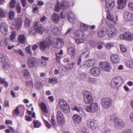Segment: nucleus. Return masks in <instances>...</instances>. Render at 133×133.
Listing matches in <instances>:
<instances>
[{"instance_id":"obj_1","label":"nucleus","mask_w":133,"mask_h":133,"mask_svg":"<svg viewBox=\"0 0 133 133\" xmlns=\"http://www.w3.org/2000/svg\"><path fill=\"white\" fill-rule=\"evenodd\" d=\"M101 103L103 108L108 109L112 106V101L110 98L103 97L101 99Z\"/></svg>"},{"instance_id":"obj_2","label":"nucleus","mask_w":133,"mask_h":133,"mask_svg":"<svg viewBox=\"0 0 133 133\" xmlns=\"http://www.w3.org/2000/svg\"><path fill=\"white\" fill-rule=\"evenodd\" d=\"M83 101L86 104H90L93 101V96L91 93L89 91L85 90L82 93Z\"/></svg>"},{"instance_id":"obj_3","label":"nucleus","mask_w":133,"mask_h":133,"mask_svg":"<svg viewBox=\"0 0 133 133\" xmlns=\"http://www.w3.org/2000/svg\"><path fill=\"white\" fill-rule=\"evenodd\" d=\"M123 83V80L121 78L115 77L111 80L110 86L112 88L116 89L121 86Z\"/></svg>"},{"instance_id":"obj_4","label":"nucleus","mask_w":133,"mask_h":133,"mask_svg":"<svg viewBox=\"0 0 133 133\" xmlns=\"http://www.w3.org/2000/svg\"><path fill=\"white\" fill-rule=\"evenodd\" d=\"M58 103L61 109L64 113H67L70 112V107L65 101L62 99H60Z\"/></svg>"},{"instance_id":"obj_5","label":"nucleus","mask_w":133,"mask_h":133,"mask_svg":"<svg viewBox=\"0 0 133 133\" xmlns=\"http://www.w3.org/2000/svg\"><path fill=\"white\" fill-rule=\"evenodd\" d=\"M68 2L66 1H62L60 2L57 1L55 4L54 8V11L58 12L62 9H64L68 6Z\"/></svg>"},{"instance_id":"obj_6","label":"nucleus","mask_w":133,"mask_h":133,"mask_svg":"<svg viewBox=\"0 0 133 133\" xmlns=\"http://www.w3.org/2000/svg\"><path fill=\"white\" fill-rule=\"evenodd\" d=\"M74 38L76 42L78 43H83L85 39L83 38V34L80 30H77L74 34Z\"/></svg>"},{"instance_id":"obj_7","label":"nucleus","mask_w":133,"mask_h":133,"mask_svg":"<svg viewBox=\"0 0 133 133\" xmlns=\"http://www.w3.org/2000/svg\"><path fill=\"white\" fill-rule=\"evenodd\" d=\"M86 106L85 110L87 112L90 113H93L97 111L99 109L98 104L97 103H93Z\"/></svg>"},{"instance_id":"obj_8","label":"nucleus","mask_w":133,"mask_h":133,"mask_svg":"<svg viewBox=\"0 0 133 133\" xmlns=\"http://www.w3.org/2000/svg\"><path fill=\"white\" fill-rule=\"evenodd\" d=\"M99 66L103 71L107 72H109L111 69L110 64L106 61H101L99 63Z\"/></svg>"},{"instance_id":"obj_9","label":"nucleus","mask_w":133,"mask_h":133,"mask_svg":"<svg viewBox=\"0 0 133 133\" xmlns=\"http://www.w3.org/2000/svg\"><path fill=\"white\" fill-rule=\"evenodd\" d=\"M87 123L88 127L92 130H95L99 127L98 122L96 120L88 119L87 121Z\"/></svg>"},{"instance_id":"obj_10","label":"nucleus","mask_w":133,"mask_h":133,"mask_svg":"<svg viewBox=\"0 0 133 133\" xmlns=\"http://www.w3.org/2000/svg\"><path fill=\"white\" fill-rule=\"evenodd\" d=\"M125 126V123L122 120L119 119H115L114 120L113 126L115 129H121Z\"/></svg>"},{"instance_id":"obj_11","label":"nucleus","mask_w":133,"mask_h":133,"mask_svg":"<svg viewBox=\"0 0 133 133\" xmlns=\"http://www.w3.org/2000/svg\"><path fill=\"white\" fill-rule=\"evenodd\" d=\"M119 37L124 40L131 41L133 40V33L129 32H124L119 35Z\"/></svg>"},{"instance_id":"obj_12","label":"nucleus","mask_w":133,"mask_h":133,"mask_svg":"<svg viewBox=\"0 0 133 133\" xmlns=\"http://www.w3.org/2000/svg\"><path fill=\"white\" fill-rule=\"evenodd\" d=\"M118 32L116 27L110 28L106 32L107 36L109 38H111L116 36Z\"/></svg>"},{"instance_id":"obj_13","label":"nucleus","mask_w":133,"mask_h":133,"mask_svg":"<svg viewBox=\"0 0 133 133\" xmlns=\"http://www.w3.org/2000/svg\"><path fill=\"white\" fill-rule=\"evenodd\" d=\"M56 118L57 121L59 125H62L64 123V117L61 111H59L57 112L56 114Z\"/></svg>"},{"instance_id":"obj_14","label":"nucleus","mask_w":133,"mask_h":133,"mask_svg":"<svg viewBox=\"0 0 133 133\" xmlns=\"http://www.w3.org/2000/svg\"><path fill=\"white\" fill-rule=\"evenodd\" d=\"M124 20L126 22H132L133 21V14L128 11H125L123 14Z\"/></svg>"},{"instance_id":"obj_15","label":"nucleus","mask_w":133,"mask_h":133,"mask_svg":"<svg viewBox=\"0 0 133 133\" xmlns=\"http://www.w3.org/2000/svg\"><path fill=\"white\" fill-rule=\"evenodd\" d=\"M39 105L41 110L42 114L47 117H49L50 116V114L47 108L46 104L41 102L40 103Z\"/></svg>"},{"instance_id":"obj_16","label":"nucleus","mask_w":133,"mask_h":133,"mask_svg":"<svg viewBox=\"0 0 133 133\" xmlns=\"http://www.w3.org/2000/svg\"><path fill=\"white\" fill-rule=\"evenodd\" d=\"M51 41L49 38H47L45 40L41 42L40 45L42 49H46L48 48L51 44Z\"/></svg>"},{"instance_id":"obj_17","label":"nucleus","mask_w":133,"mask_h":133,"mask_svg":"<svg viewBox=\"0 0 133 133\" xmlns=\"http://www.w3.org/2000/svg\"><path fill=\"white\" fill-rule=\"evenodd\" d=\"M34 28L36 32L42 34L44 30V28L39 22H35L34 24Z\"/></svg>"},{"instance_id":"obj_18","label":"nucleus","mask_w":133,"mask_h":133,"mask_svg":"<svg viewBox=\"0 0 133 133\" xmlns=\"http://www.w3.org/2000/svg\"><path fill=\"white\" fill-rule=\"evenodd\" d=\"M100 69L96 66L92 67L90 70V73L93 76L95 77H97L100 74Z\"/></svg>"},{"instance_id":"obj_19","label":"nucleus","mask_w":133,"mask_h":133,"mask_svg":"<svg viewBox=\"0 0 133 133\" xmlns=\"http://www.w3.org/2000/svg\"><path fill=\"white\" fill-rule=\"evenodd\" d=\"M66 16L69 21L71 23H75L76 19V15L72 12H68Z\"/></svg>"},{"instance_id":"obj_20","label":"nucleus","mask_w":133,"mask_h":133,"mask_svg":"<svg viewBox=\"0 0 133 133\" xmlns=\"http://www.w3.org/2000/svg\"><path fill=\"white\" fill-rule=\"evenodd\" d=\"M54 42L53 44L55 48H58L62 47L64 44V42L61 39L59 38H56L54 40Z\"/></svg>"},{"instance_id":"obj_21","label":"nucleus","mask_w":133,"mask_h":133,"mask_svg":"<svg viewBox=\"0 0 133 133\" xmlns=\"http://www.w3.org/2000/svg\"><path fill=\"white\" fill-rule=\"evenodd\" d=\"M0 30L1 33L4 35L8 34V25L4 22L1 23L0 24Z\"/></svg>"},{"instance_id":"obj_22","label":"nucleus","mask_w":133,"mask_h":133,"mask_svg":"<svg viewBox=\"0 0 133 133\" xmlns=\"http://www.w3.org/2000/svg\"><path fill=\"white\" fill-rule=\"evenodd\" d=\"M127 0H117V8L119 10L123 9L126 6Z\"/></svg>"},{"instance_id":"obj_23","label":"nucleus","mask_w":133,"mask_h":133,"mask_svg":"<svg viewBox=\"0 0 133 133\" xmlns=\"http://www.w3.org/2000/svg\"><path fill=\"white\" fill-rule=\"evenodd\" d=\"M115 0H105V6L109 10L112 9L114 7L115 3Z\"/></svg>"},{"instance_id":"obj_24","label":"nucleus","mask_w":133,"mask_h":133,"mask_svg":"<svg viewBox=\"0 0 133 133\" xmlns=\"http://www.w3.org/2000/svg\"><path fill=\"white\" fill-rule=\"evenodd\" d=\"M28 66L30 68H33L35 65L36 61V59L32 57H28L27 58Z\"/></svg>"},{"instance_id":"obj_25","label":"nucleus","mask_w":133,"mask_h":133,"mask_svg":"<svg viewBox=\"0 0 133 133\" xmlns=\"http://www.w3.org/2000/svg\"><path fill=\"white\" fill-rule=\"evenodd\" d=\"M22 22V20L21 19L17 18L13 22V24L16 27L17 29L19 30L21 28Z\"/></svg>"},{"instance_id":"obj_26","label":"nucleus","mask_w":133,"mask_h":133,"mask_svg":"<svg viewBox=\"0 0 133 133\" xmlns=\"http://www.w3.org/2000/svg\"><path fill=\"white\" fill-rule=\"evenodd\" d=\"M110 60L114 64H117L119 61V56L116 54H112L111 56Z\"/></svg>"},{"instance_id":"obj_27","label":"nucleus","mask_w":133,"mask_h":133,"mask_svg":"<svg viewBox=\"0 0 133 133\" xmlns=\"http://www.w3.org/2000/svg\"><path fill=\"white\" fill-rule=\"evenodd\" d=\"M96 63L94 59H90L85 61L84 62V65L89 67L94 65Z\"/></svg>"},{"instance_id":"obj_28","label":"nucleus","mask_w":133,"mask_h":133,"mask_svg":"<svg viewBox=\"0 0 133 133\" xmlns=\"http://www.w3.org/2000/svg\"><path fill=\"white\" fill-rule=\"evenodd\" d=\"M72 119L74 122L76 124H79L82 120L81 117L77 114L74 115L72 117Z\"/></svg>"},{"instance_id":"obj_29","label":"nucleus","mask_w":133,"mask_h":133,"mask_svg":"<svg viewBox=\"0 0 133 133\" xmlns=\"http://www.w3.org/2000/svg\"><path fill=\"white\" fill-rule=\"evenodd\" d=\"M106 23L109 28L115 27V26L117 23L114 20L111 21H106Z\"/></svg>"},{"instance_id":"obj_30","label":"nucleus","mask_w":133,"mask_h":133,"mask_svg":"<svg viewBox=\"0 0 133 133\" xmlns=\"http://www.w3.org/2000/svg\"><path fill=\"white\" fill-rule=\"evenodd\" d=\"M51 18L53 22L57 23L59 21L60 16L58 14L54 13L51 15Z\"/></svg>"},{"instance_id":"obj_31","label":"nucleus","mask_w":133,"mask_h":133,"mask_svg":"<svg viewBox=\"0 0 133 133\" xmlns=\"http://www.w3.org/2000/svg\"><path fill=\"white\" fill-rule=\"evenodd\" d=\"M18 41L19 42L22 44L25 43V36L23 34L19 35L18 37Z\"/></svg>"},{"instance_id":"obj_32","label":"nucleus","mask_w":133,"mask_h":133,"mask_svg":"<svg viewBox=\"0 0 133 133\" xmlns=\"http://www.w3.org/2000/svg\"><path fill=\"white\" fill-rule=\"evenodd\" d=\"M19 3L17 2V0H11L10 2V6L11 8H15Z\"/></svg>"},{"instance_id":"obj_33","label":"nucleus","mask_w":133,"mask_h":133,"mask_svg":"<svg viewBox=\"0 0 133 133\" xmlns=\"http://www.w3.org/2000/svg\"><path fill=\"white\" fill-rule=\"evenodd\" d=\"M35 88L38 90H41L43 86V84L40 82L37 81L35 84Z\"/></svg>"},{"instance_id":"obj_34","label":"nucleus","mask_w":133,"mask_h":133,"mask_svg":"<svg viewBox=\"0 0 133 133\" xmlns=\"http://www.w3.org/2000/svg\"><path fill=\"white\" fill-rule=\"evenodd\" d=\"M106 34H107L106 32H105L104 30H102L98 31L97 33L98 36L101 38L104 37Z\"/></svg>"},{"instance_id":"obj_35","label":"nucleus","mask_w":133,"mask_h":133,"mask_svg":"<svg viewBox=\"0 0 133 133\" xmlns=\"http://www.w3.org/2000/svg\"><path fill=\"white\" fill-rule=\"evenodd\" d=\"M106 17L107 19L106 21H111L114 20L112 16L110 13L109 11H108L107 12Z\"/></svg>"},{"instance_id":"obj_36","label":"nucleus","mask_w":133,"mask_h":133,"mask_svg":"<svg viewBox=\"0 0 133 133\" xmlns=\"http://www.w3.org/2000/svg\"><path fill=\"white\" fill-rule=\"evenodd\" d=\"M25 83L26 84V86L28 87L30 89L33 88L34 87L33 83L32 81H27L25 82Z\"/></svg>"},{"instance_id":"obj_37","label":"nucleus","mask_w":133,"mask_h":133,"mask_svg":"<svg viewBox=\"0 0 133 133\" xmlns=\"http://www.w3.org/2000/svg\"><path fill=\"white\" fill-rule=\"evenodd\" d=\"M49 82L52 84H55L57 82L56 77L49 78L48 80Z\"/></svg>"},{"instance_id":"obj_38","label":"nucleus","mask_w":133,"mask_h":133,"mask_svg":"<svg viewBox=\"0 0 133 133\" xmlns=\"http://www.w3.org/2000/svg\"><path fill=\"white\" fill-rule=\"evenodd\" d=\"M87 77L86 74L82 73H79L77 76V78L80 80H82L85 79Z\"/></svg>"},{"instance_id":"obj_39","label":"nucleus","mask_w":133,"mask_h":133,"mask_svg":"<svg viewBox=\"0 0 133 133\" xmlns=\"http://www.w3.org/2000/svg\"><path fill=\"white\" fill-rule=\"evenodd\" d=\"M52 32L55 35H57L59 34V30L57 27H55L52 30Z\"/></svg>"},{"instance_id":"obj_40","label":"nucleus","mask_w":133,"mask_h":133,"mask_svg":"<svg viewBox=\"0 0 133 133\" xmlns=\"http://www.w3.org/2000/svg\"><path fill=\"white\" fill-rule=\"evenodd\" d=\"M22 73L23 75L25 77H28L30 75V73L28 70L25 69L22 70Z\"/></svg>"},{"instance_id":"obj_41","label":"nucleus","mask_w":133,"mask_h":133,"mask_svg":"<svg viewBox=\"0 0 133 133\" xmlns=\"http://www.w3.org/2000/svg\"><path fill=\"white\" fill-rule=\"evenodd\" d=\"M2 66L3 68L5 69H6L10 66V64L8 62H6V61L2 63Z\"/></svg>"},{"instance_id":"obj_42","label":"nucleus","mask_w":133,"mask_h":133,"mask_svg":"<svg viewBox=\"0 0 133 133\" xmlns=\"http://www.w3.org/2000/svg\"><path fill=\"white\" fill-rule=\"evenodd\" d=\"M30 23V20L29 19L26 18L24 24V27L25 28H27L29 27Z\"/></svg>"},{"instance_id":"obj_43","label":"nucleus","mask_w":133,"mask_h":133,"mask_svg":"<svg viewBox=\"0 0 133 133\" xmlns=\"http://www.w3.org/2000/svg\"><path fill=\"white\" fill-rule=\"evenodd\" d=\"M19 114L18 109V106H17L12 111V114L13 115H17Z\"/></svg>"},{"instance_id":"obj_44","label":"nucleus","mask_w":133,"mask_h":133,"mask_svg":"<svg viewBox=\"0 0 133 133\" xmlns=\"http://www.w3.org/2000/svg\"><path fill=\"white\" fill-rule=\"evenodd\" d=\"M33 122L34 123V126L35 128H38L41 125V123L38 120L34 121Z\"/></svg>"},{"instance_id":"obj_45","label":"nucleus","mask_w":133,"mask_h":133,"mask_svg":"<svg viewBox=\"0 0 133 133\" xmlns=\"http://www.w3.org/2000/svg\"><path fill=\"white\" fill-rule=\"evenodd\" d=\"M127 66L129 68L133 69V61L132 60L128 61L126 62Z\"/></svg>"},{"instance_id":"obj_46","label":"nucleus","mask_w":133,"mask_h":133,"mask_svg":"<svg viewBox=\"0 0 133 133\" xmlns=\"http://www.w3.org/2000/svg\"><path fill=\"white\" fill-rule=\"evenodd\" d=\"M88 83L90 84H94L96 83V79L90 77L89 78L88 80Z\"/></svg>"},{"instance_id":"obj_47","label":"nucleus","mask_w":133,"mask_h":133,"mask_svg":"<svg viewBox=\"0 0 133 133\" xmlns=\"http://www.w3.org/2000/svg\"><path fill=\"white\" fill-rule=\"evenodd\" d=\"M80 28L82 31H85L88 29L87 26L85 24L82 23L81 24Z\"/></svg>"},{"instance_id":"obj_48","label":"nucleus","mask_w":133,"mask_h":133,"mask_svg":"<svg viewBox=\"0 0 133 133\" xmlns=\"http://www.w3.org/2000/svg\"><path fill=\"white\" fill-rule=\"evenodd\" d=\"M6 61V57L3 55H0V63H2Z\"/></svg>"},{"instance_id":"obj_49","label":"nucleus","mask_w":133,"mask_h":133,"mask_svg":"<svg viewBox=\"0 0 133 133\" xmlns=\"http://www.w3.org/2000/svg\"><path fill=\"white\" fill-rule=\"evenodd\" d=\"M114 46V44L112 42H110L108 43L105 45V47L108 49H110Z\"/></svg>"},{"instance_id":"obj_50","label":"nucleus","mask_w":133,"mask_h":133,"mask_svg":"<svg viewBox=\"0 0 133 133\" xmlns=\"http://www.w3.org/2000/svg\"><path fill=\"white\" fill-rule=\"evenodd\" d=\"M68 53L70 54L71 56V59H73L74 58L75 55H76V53L75 52V50H68Z\"/></svg>"},{"instance_id":"obj_51","label":"nucleus","mask_w":133,"mask_h":133,"mask_svg":"<svg viewBox=\"0 0 133 133\" xmlns=\"http://www.w3.org/2000/svg\"><path fill=\"white\" fill-rule=\"evenodd\" d=\"M128 6L129 10L133 12V2H131L129 3Z\"/></svg>"},{"instance_id":"obj_52","label":"nucleus","mask_w":133,"mask_h":133,"mask_svg":"<svg viewBox=\"0 0 133 133\" xmlns=\"http://www.w3.org/2000/svg\"><path fill=\"white\" fill-rule=\"evenodd\" d=\"M9 17L10 19H12L14 18V13L13 11H11L9 13Z\"/></svg>"},{"instance_id":"obj_53","label":"nucleus","mask_w":133,"mask_h":133,"mask_svg":"<svg viewBox=\"0 0 133 133\" xmlns=\"http://www.w3.org/2000/svg\"><path fill=\"white\" fill-rule=\"evenodd\" d=\"M0 17L3 18L5 17V14L3 10L0 8Z\"/></svg>"},{"instance_id":"obj_54","label":"nucleus","mask_w":133,"mask_h":133,"mask_svg":"<svg viewBox=\"0 0 133 133\" xmlns=\"http://www.w3.org/2000/svg\"><path fill=\"white\" fill-rule=\"evenodd\" d=\"M21 8L20 5L19 3H18V5L16 6V9L17 12L20 13L21 11Z\"/></svg>"},{"instance_id":"obj_55","label":"nucleus","mask_w":133,"mask_h":133,"mask_svg":"<svg viewBox=\"0 0 133 133\" xmlns=\"http://www.w3.org/2000/svg\"><path fill=\"white\" fill-rule=\"evenodd\" d=\"M121 133H133V131L131 129H128L123 131Z\"/></svg>"},{"instance_id":"obj_56","label":"nucleus","mask_w":133,"mask_h":133,"mask_svg":"<svg viewBox=\"0 0 133 133\" xmlns=\"http://www.w3.org/2000/svg\"><path fill=\"white\" fill-rule=\"evenodd\" d=\"M16 36V32L15 31L12 32L10 36L11 39L12 40H14L15 39Z\"/></svg>"},{"instance_id":"obj_57","label":"nucleus","mask_w":133,"mask_h":133,"mask_svg":"<svg viewBox=\"0 0 133 133\" xmlns=\"http://www.w3.org/2000/svg\"><path fill=\"white\" fill-rule=\"evenodd\" d=\"M56 62L58 63H60L61 62V57L60 56L56 55Z\"/></svg>"},{"instance_id":"obj_58","label":"nucleus","mask_w":133,"mask_h":133,"mask_svg":"<svg viewBox=\"0 0 133 133\" xmlns=\"http://www.w3.org/2000/svg\"><path fill=\"white\" fill-rule=\"evenodd\" d=\"M119 46L121 50H127L128 49L126 46L123 44H120Z\"/></svg>"},{"instance_id":"obj_59","label":"nucleus","mask_w":133,"mask_h":133,"mask_svg":"<svg viewBox=\"0 0 133 133\" xmlns=\"http://www.w3.org/2000/svg\"><path fill=\"white\" fill-rule=\"evenodd\" d=\"M42 117L43 121L45 123L46 126L48 128H50L51 127V125L48 122V121H46L44 119L43 117Z\"/></svg>"},{"instance_id":"obj_60","label":"nucleus","mask_w":133,"mask_h":133,"mask_svg":"<svg viewBox=\"0 0 133 133\" xmlns=\"http://www.w3.org/2000/svg\"><path fill=\"white\" fill-rule=\"evenodd\" d=\"M129 117L130 121L133 123V112L130 113L129 115Z\"/></svg>"},{"instance_id":"obj_61","label":"nucleus","mask_w":133,"mask_h":133,"mask_svg":"<svg viewBox=\"0 0 133 133\" xmlns=\"http://www.w3.org/2000/svg\"><path fill=\"white\" fill-rule=\"evenodd\" d=\"M16 52L17 54H19L21 56H24V54L22 50H16Z\"/></svg>"},{"instance_id":"obj_62","label":"nucleus","mask_w":133,"mask_h":133,"mask_svg":"<svg viewBox=\"0 0 133 133\" xmlns=\"http://www.w3.org/2000/svg\"><path fill=\"white\" fill-rule=\"evenodd\" d=\"M22 6L23 7L26 6V0H21Z\"/></svg>"},{"instance_id":"obj_63","label":"nucleus","mask_w":133,"mask_h":133,"mask_svg":"<svg viewBox=\"0 0 133 133\" xmlns=\"http://www.w3.org/2000/svg\"><path fill=\"white\" fill-rule=\"evenodd\" d=\"M65 12H62L61 13L60 16L61 18H64L65 17Z\"/></svg>"},{"instance_id":"obj_64","label":"nucleus","mask_w":133,"mask_h":133,"mask_svg":"<svg viewBox=\"0 0 133 133\" xmlns=\"http://www.w3.org/2000/svg\"><path fill=\"white\" fill-rule=\"evenodd\" d=\"M51 121L52 124L54 126H55L56 124L55 120L53 117H52L51 119Z\"/></svg>"}]
</instances>
